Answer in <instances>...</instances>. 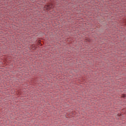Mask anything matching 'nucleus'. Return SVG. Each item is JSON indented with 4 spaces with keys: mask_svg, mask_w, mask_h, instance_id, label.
I'll return each instance as SVG.
<instances>
[{
    "mask_svg": "<svg viewBox=\"0 0 126 126\" xmlns=\"http://www.w3.org/2000/svg\"><path fill=\"white\" fill-rule=\"evenodd\" d=\"M45 7L47 8V9H50V8H52V7H53V5H46L45 6Z\"/></svg>",
    "mask_w": 126,
    "mask_h": 126,
    "instance_id": "1",
    "label": "nucleus"
},
{
    "mask_svg": "<svg viewBox=\"0 0 126 126\" xmlns=\"http://www.w3.org/2000/svg\"><path fill=\"white\" fill-rule=\"evenodd\" d=\"M122 97L123 98L126 97V94H123L122 96Z\"/></svg>",
    "mask_w": 126,
    "mask_h": 126,
    "instance_id": "2",
    "label": "nucleus"
}]
</instances>
